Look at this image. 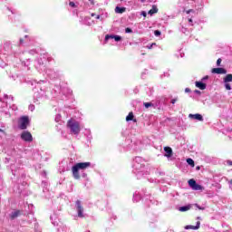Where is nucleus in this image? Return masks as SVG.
Listing matches in <instances>:
<instances>
[{
  "instance_id": "nucleus-1",
  "label": "nucleus",
  "mask_w": 232,
  "mask_h": 232,
  "mask_svg": "<svg viewBox=\"0 0 232 232\" xmlns=\"http://www.w3.org/2000/svg\"><path fill=\"white\" fill-rule=\"evenodd\" d=\"M90 166H92L91 162H80V163H76L74 166H72V173L73 178L76 180H79V179H81V174L79 173L80 169H88V168H90Z\"/></svg>"
},
{
  "instance_id": "nucleus-27",
  "label": "nucleus",
  "mask_w": 232,
  "mask_h": 232,
  "mask_svg": "<svg viewBox=\"0 0 232 232\" xmlns=\"http://www.w3.org/2000/svg\"><path fill=\"white\" fill-rule=\"evenodd\" d=\"M155 44H157L153 43L150 46H148L149 50H151V48H153V46H155Z\"/></svg>"
},
{
  "instance_id": "nucleus-38",
  "label": "nucleus",
  "mask_w": 232,
  "mask_h": 232,
  "mask_svg": "<svg viewBox=\"0 0 232 232\" xmlns=\"http://www.w3.org/2000/svg\"><path fill=\"white\" fill-rule=\"evenodd\" d=\"M0 132H1V133H5V130H2V129H0Z\"/></svg>"
},
{
  "instance_id": "nucleus-11",
  "label": "nucleus",
  "mask_w": 232,
  "mask_h": 232,
  "mask_svg": "<svg viewBox=\"0 0 232 232\" xmlns=\"http://www.w3.org/2000/svg\"><path fill=\"white\" fill-rule=\"evenodd\" d=\"M134 115L133 112H129L128 116L126 117L127 122H130V121H133V122H137V119H133Z\"/></svg>"
},
{
  "instance_id": "nucleus-39",
  "label": "nucleus",
  "mask_w": 232,
  "mask_h": 232,
  "mask_svg": "<svg viewBox=\"0 0 232 232\" xmlns=\"http://www.w3.org/2000/svg\"><path fill=\"white\" fill-rule=\"evenodd\" d=\"M96 19H101V16H100V15H97Z\"/></svg>"
},
{
  "instance_id": "nucleus-20",
  "label": "nucleus",
  "mask_w": 232,
  "mask_h": 232,
  "mask_svg": "<svg viewBox=\"0 0 232 232\" xmlns=\"http://www.w3.org/2000/svg\"><path fill=\"white\" fill-rule=\"evenodd\" d=\"M196 184H197V181L195 179H189L188 180V186H190L192 189H193V188L195 187Z\"/></svg>"
},
{
  "instance_id": "nucleus-16",
  "label": "nucleus",
  "mask_w": 232,
  "mask_h": 232,
  "mask_svg": "<svg viewBox=\"0 0 232 232\" xmlns=\"http://www.w3.org/2000/svg\"><path fill=\"white\" fill-rule=\"evenodd\" d=\"M224 82H232V74H227L226 77L224 78Z\"/></svg>"
},
{
  "instance_id": "nucleus-35",
  "label": "nucleus",
  "mask_w": 232,
  "mask_h": 232,
  "mask_svg": "<svg viewBox=\"0 0 232 232\" xmlns=\"http://www.w3.org/2000/svg\"><path fill=\"white\" fill-rule=\"evenodd\" d=\"M188 23H193V19L189 18Z\"/></svg>"
},
{
  "instance_id": "nucleus-9",
  "label": "nucleus",
  "mask_w": 232,
  "mask_h": 232,
  "mask_svg": "<svg viewBox=\"0 0 232 232\" xmlns=\"http://www.w3.org/2000/svg\"><path fill=\"white\" fill-rule=\"evenodd\" d=\"M200 227V221H198L197 222V226H192V225H188L185 227V229H194V230H197V229H199Z\"/></svg>"
},
{
  "instance_id": "nucleus-37",
  "label": "nucleus",
  "mask_w": 232,
  "mask_h": 232,
  "mask_svg": "<svg viewBox=\"0 0 232 232\" xmlns=\"http://www.w3.org/2000/svg\"><path fill=\"white\" fill-rule=\"evenodd\" d=\"M196 169L198 171V169H200V166L196 167Z\"/></svg>"
},
{
  "instance_id": "nucleus-33",
  "label": "nucleus",
  "mask_w": 232,
  "mask_h": 232,
  "mask_svg": "<svg viewBox=\"0 0 232 232\" xmlns=\"http://www.w3.org/2000/svg\"><path fill=\"white\" fill-rule=\"evenodd\" d=\"M20 43H21V44H23V43H24V40L23 38H21Z\"/></svg>"
},
{
  "instance_id": "nucleus-10",
  "label": "nucleus",
  "mask_w": 232,
  "mask_h": 232,
  "mask_svg": "<svg viewBox=\"0 0 232 232\" xmlns=\"http://www.w3.org/2000/svg\"><path fill=\"white\" fill-rule=\"evenodd\" d=\"M19 215H21V210H16L14 212H12L10 214L11 220H15V218H17V217H19Z\"/></svg>"
},
{
  "instance_id": "nucleus-17",
  "label": "nucleus",
  "mask_w": 232,
  "mask_h": 232,
  "mask_svg": "<svg viewBox=\"0 0 232 232\" xmlns=\"http://www.w3.org/2000/svg\"><path fill=\"white\" fill-rule=\"evenodd\" d=\"M109 37H111V39H114L117 42L121 41V37L119 35L110 36L108 34L105 36V39L108 40Z\"/></svg>"
},
{
  "instance_id": "nucleus-30",
  "label": "nucleus",
  "mask_w": 232,
  "mask_h": 232,
  "mask_svg": "<svg viewBox=\"0 0 232 232\" xmlns=\"http://www.w3.org/2000/svg\"><path fill=\"white\" fill-rule=\"evenodd\" d=\"M176 102H177V99H172L171 100V104H175Z\"/></svg>"
},
{
  "instance_id": "nucleus-25",
  "label": "nucleus",
  "mask_w": 232,
  "mask_h": 232,
  "mask_svg": "<svg viewBox=\"0 0 232 232\" xmlns=\"http://www.w3.org/2000/svg\"><path fill=\"white\" fill-rule=\"evenodd\" d=\"M154 35H156V37H159V35H160V31L159 30L154 31Z\"/></svg>"
},
{
  "instance_id": "nucleus-29",
  "label": "nucleus",
  "mask_w": 232,
  "mask_h": 232,
  "mask_svg": "<svg viewBox=\"0 0 232 232\" xmlns=\"http://www.w3.org/2000/svg\"><path fill=\"white\" fill-rule=\"evenodd\" d=\"M185 92H186V93H189V92H191V89L186 88V89H185Z\"/></svg>"
},
{
  "instance_id": "nucleus-12",
  "label": "nucleus",
  "mask_w": 232,
  "mask_h": 232,
  "mask_svg": "<svg viewBox=\"0 0 232 232\" xmlns=\"http://www.w3.org/2000/svg\"><path fill=\"white\" fill-rule=\"evenodd\" d=\"M206 83L202 82H196V87L198 88L199 90H206Z\"/></svg>"
},
{
  "instance_id": "nucleus-34",
  "label": "nucleus",
  "mask_w": 232,
  "mask_h": 232,
  "mask_svg": "<svg viewBox=\"0 0 232 232\" xmlns=\"http://www.w3.org/2000/svg\"><path fill=\"white\" fill-rule=\"evenodd\" d=\"M206 79H209V76H205V77L203 78V81H206Z\"/></svg>"
},
{
  "instance_id": "nucleus-28",
  "label": "nucleus",
  "mask_w": 232,
  "mask_h": 232,
  "mask_svg": "<svg viewBox=\"0 0 232 232\" xmlns=\"http://www.w3.org/2000/svg\"><path fill=\"white\" fill-rule=\"evenodd\" d=\"M141 15H143V17H146L148 15V14L145 11H142Z\"/></svg>"
},
{
  "instance_id": "nucleus-3",
  "label": "nucleus",
  "mask_w": 232,
  "mask_h": 232,
  "mask_svg": "<svg viewBox=\"0 0 232 232\" xmlns=\"http://www.w3.org/2000/svg\"><path fill=\"white\" fill-rule=\"evenodd\" d=\"M30 126V118L28 116H21L18 119L19 130H26Z\"/></svg>"
},
{
  "instance_id": "nucleus-21",
  "label": "nucleus",
  "mask_w": 232,
  "mask_h": 232,
  "mask_svg": "<svg viewBox=\"0 0 232 232\" xmlns=\"http://www.w3.org/2000/svg\"><path fill=\"white\" fill-rule=\"evenodd\" d=\"M143 106H145V108H151V106H153V103H151V102H144Z\"/></svg>"
},
{
  "instance_id": "nucleus-14",
  "label": "nucleus",
  "mask_w": 232,
  "mask_h": 232,
  "mask_svg": "<svg viewBox=\"0 0 232 232\" xmlns=\"http://www.w3.org/2000/svg\"><path fill=\"white\" fill-rule=\"evenodd\" d=\"M115 12H116V14H124V12H126V7H119V6H117L115 8Z\"/></svg>"
},
{
  "instance_id": "nucleus-13",
  "label": "nucleus",
  "mask_w": 232,
  "mask_h": 232,
  "mask_svg": "<svg viewBox=\"0 0 232 232\" xmlns=\"http://www.w3.org/2000/svg\"><path fill=\"white\" fill-rule=\"evenodd\" d=\"M158 13H159V8L157 7V5H152V8L149 11L150 15H153L154 14H158Z\"/></svg>"
},
{
  "instance_id": "nucleus-23",
  "label": "nucleus",
  "mask_w": 232,
  "mask_h": 232,
  "mask_svg": "<svg viewBox=\"0 0 232 232\" xmlns=\"http://www.w3.org/2000/svg\"><path fill=\"white\" fill-rule=\"evenodd\" d=\"M69 5H70L72 8H77V5H75L74 2H70V3H69Z\"/></svg>"
},
{
  "instance_id": "nucleus-4",
  "label": "nucleus",
  "mask_w": 232,
  "mask_h": 232,
  "mask_svg": "<svg viewBox=\"0 0 232 232\" xmlns=\"http://www.w3.org/2000/svg\"><path fill=\"white\" fill-rule=\"evenodd\" d=\"M22 140H24V142H32L34 140V136H32V133L30 131H24L21 134Z\"/></svg>"
},
{
  "instance_id": "nucleus-19",
  "label": "nucleus",
  "mask_w": 232,
  "mask_h": 232,
  "mask_svg": "<svg viewBox=\"0 0 232 232\" xmlns=\"http://www.w3.org/2000/svg\"><path fill=\"white\" fill-rule=\"evenodd\" d=\"M189 209H191V207L189 206H184L179 208V211L181 212L189 211Z\"/></svg>"
},
{
  "instance_id": "nucleus-26",
  "label": "nucleus",
  "mask_w": 232,
  "mask_h": 232,
  "mask_svg": "<svg viewBox=\"0 0 232 232\" xmlns=\"http://www.w3.org/2000/svg\"><path fill=\"white\" fill-rule=\"evenodd\" d=\"M221 63H222V59L218 58L217 60V66H220Z\"/></svg>"
},
{
  "instance_id": "nucleus-36",
  "label": "nucleus",
  "mask_w": 232,
  "mask_h": 232,
  "mask_svg": "<svg viewBox=\"0 0 232 232\" xmlns=\"http://www.w3.org/2000/svg\"><path fill=\"white\" fill-rule=\"evenodd\" d=\"M195 93H200V91L196 90V91H195Z\"/></svg>"
},
{
  "instance_id": "nucleus-18",
  "label": "nucleus",
  "mask_w": 232,
  "mask_h": 232,
  "mask_svg": "<svg viewBox=\"0 0 232 232\" xmlns=\"http://www.w3.org/2000/svg\"><path fill=\"white\" fill-rule=\"evenodd\" d=\"M187 163L188 164V166L195 168V161L193 160V159L191 158L187 159Z\"/></svg>"
},
{
  "instance_id": "nucleus-24",
  "label": "nucleus",
  "mask_w": 232,
  "mask_h": 232,
  "mask_svg": "<svg viewBox=\"0 0 232 232\" xmlns=\"http://www.w3.org/2000/svg\"><path fill=\"white\" fill-rule=\"evenodd\" d=\"M225 88H226V90H231V84H229V83H225Z\"/></svg>"
},
{
  "instance_id": "nucleus-8",
  "label": "nucleus",
  "mask_w": 232,
  "mask_h": 232,
  "mask_svg": "<svg viewBox=\"0 0 232 232\" xmlns=\"http://www.w3.org/2000/svg\"><path fill=\"white\" fill-rule=\"evenodd\" d=\"M190 119H195L196 121H200L202 122V121H204V117H202L201 114H189L188 116Z\"/></svg>"
},
{
  "instance_id": "nucleus-22",
  "label": "nucleus",
  "mask_w": 232,
  "mask_h": 232,
  "mask_svg": "<svg viewBox=\"0 0 232 232\" xmlns=\"http://www.w3.org/2000/svg\"><path fill=\"white\" fill-rule=\"evenodd\" d=\"M125 33H126V34H132V33H133V30H131V28H130V27H127V28L125 29Z\"/></svg>"
},
{
  "instance_id": "nucleus-2",
  "label": "nucleus",
  "mask_w": 232,
  "mask_h": 232,
  "mask_svg": "<svg viewBox=\"0 0 232 232\" xmlns=\"http://www.w3.org/2000/svg\"><path fill=\"white\" fill-rule=\"evenodd\" d=\"M67 128L71 129L73 135H79V133H81V124H79V121L73 119L67 121Z\"/></svg>"
},
{
  "instance_id": "nucleus-6",
  "label": "nucleus",
  "mask_w": 232,
  "mask_h": 232,
  "mask_svg": "<svg viewBox=\"0 0 232 232\" xmlns=\"http://www.w3.org/2000/svg\"><path fill=\"white\" fill-rule=\"evenodd\" d=\"M212 73H217L218 75H226V73H227V70H226L225 68H213L211 70Z\"/></svg>"
},
{
  "instance_id": "nucleus-15",
  "label": "nucleus",
  "mask_w": 232,
  "mask_h": 232,
  "mask_svg": "<svg viewBox=\"0 0 232 232\" xmlns=\"http://www.w3.org/2000/svg\"><path fill=\"white\" fill-rule=\"evenodd\" d=\"M192 189L194 191H202V189H204V187L196 183Z\"/></svg>"
},
{
  "instance_id": "nucleus-5",
  "label": "nucleus",
  "mask_w": 232,
  "mask_h": 232,
  "mask_svg": "<svg viewBox=\"0 0 232 232\" xmlns=\"http://www.w3.org/2000/svg\"><path fill=\"white\" fill-rule=\"evenodd\" d=\"M76 209L78 212V217L80 218H84V215L82 214L84 211V208H82V205L81 204V200H76Z\"/></svg>"
},
{
  "instance_id": "nucleus-31",
  "label": "nucleus",
  "mask_w": 232,
  "mask_h": 232,
  "mask_svg": "<svg viewBox=\"0 0 232 232\" xmlns=\"http://www.w3.org/2000/svg\"><path fill=\"white\" fill-rule=\"evenodd\" d=\"M227 164H228L229 166H232V160H228V161H227Z\"/></svg>"
},
{
  "instance_id": "nucleus-7",
  "label": "nucleus",
  "mask_w": 232,
  "mask_h": 232,
  "mask_svg": "<svg viewBox=\"0 0 232 232\" xmlns=\"http://www.w3.org/2000/svg\"><path fill=\"white\" fill-rule=\"evenodd\" d=\"M164 151L166 152L165 157H172L173 156V150L171 147H164Z\"/></svg>"
},
{
  "instance_id": "nucleus-32",
  "label": "nucleus",
  "mask_w": 232,
  "mask_h": 232,
  "mask_svg": "<svg viewBox=\"0 0 232 232\" xmlns=\"http://www.w3.org/2000/svg\"><path fill=\"white\" fill-rule=\"evenodd\" d=\"M191 12H193V10H192V9L188 10V11H187V14H191Z\"/></svg>"
}]
</instances>
